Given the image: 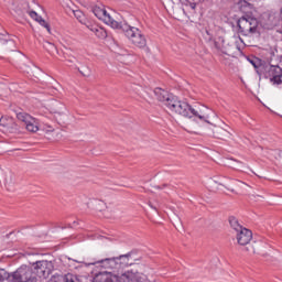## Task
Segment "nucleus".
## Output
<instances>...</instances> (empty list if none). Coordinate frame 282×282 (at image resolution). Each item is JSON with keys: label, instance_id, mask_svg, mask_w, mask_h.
<instances>
[{"label": "nucleus", "instance_id": "nucleus-28", "mask_svg": "<svg viewBox=\"0 0 282 282\" xmlns=\"http://www.w3.org/2000/svg\"><path fill=\"white\" fill-rule=\"evenodd\" d=\"M37 23H40V25H42L43 28H45L47 30V33L50 34L52 32V29L50 28V23H47L43 17H41L39 20H37Z\"/></svg>", "mask_w": 282, "mask_h": 282}, {"label": "nucleus", "instance_id": "nucleus-17", "mask_svg": "<svg viewBox=\"0 0 282 282\" xmlns=\"http://www.w3.org/2000/svg\"><path fill=\"white\" fill-rule=\"evenodd\" d=\"M93 282H118V278L110 275L107 272L97 273Z\"/></svg>", "mask_w": 282, "mask_h": 282}, {"label": "nucleus", "instance_id": "nucleus-6", "mask_svg": "<svg viewBox=\"0 0 282 282\" xmlns=\"http://www.w3.org/2000/svg\"><path fill=\"white\" fill-rule=\"evenodd\" d=\"M261 75L270 80L272 85H282V68L280 66L267 64Z\"/></svg>", "mask_w": 282, "mask_h": 282}, {"label": "nucleus", "instance_id": "nucleus-19", "mask_svg": "<svg viewBox=\"0 0 282 282\" xmlns=\"http://www.w3.org/2000/svg\"><path fill=\"white\" fill-rule=\"evenodd\" d=\"M123 282H151V280H148L144 274H135L126 276Z\"/></svg>", "mask_w": 282, "mask_h": 282}, {"label": "nucleus", "instance_id": "nucleus-30", "mask_svg": "<svg viewBox=\"0 0 282 282\" xmlns=\"http://www.w3.org/2000/svg\"><path fill=\"white\" fill-rule=\"evenodd\" d=\"M238 6H239L241 12H246V8H250V3H248V1H246V0H240L238 2Z\"/></svg>", "mask_w": 282, "mask_h": 282}, {"label": "nucleus", "instance_id": "nucleus-1", "mask_svg": "<svg viewBox=\"0 0 282 282\" xmlns=\"http://www.w3.org/2000/svg\"><path fill=\"white\" fill-rule=\"evenodd\" d=\"M167 109L177 113V116H183V118L193 119L194 122H206L210 124L209 120L210 116H213V111L206 106L195 109L187 101L180 100V98L175 96Z\"/></svg>", "mask_w": 282, "mask_h": 282}, {"label": "nucleus", "instance_id": "nucleus-22", "mask_svg": "<svg viewBox=\"0 0 282 282\" xmlns=\"http://www.w3.org/2000/svg\"><path fill=\"white\" fill-rule=\"evenodd\" d=\"M73 14L75 19L79 21V23H82L83 25H87V18L85 17V13H83L82 10H73Z\"/></svg>", "mask_w": 282, "mask_h": 282}, {"label": "nucleus", "instance_id": "nucleus-31", "mask_svg": "<svg viewBox=\"0 0 282 282\" xmlns=\"http://www.w3.org/2000/svg\"><path fill=\"white\" fill-rule=\"evenodd\" d=\"M10 276H11V274L6 272V270H3V269L0 270V282L6 281V279H9V281H10Z\"/></svg>", "mask_w": 282, "mask_h": 282}, {"label": "nucleus", "instance_id": "nucleus-27", "mask_svg": "<svg viewBox=\"0 0 282 282\" xmlns=\"http://www.w3.org/2000/svg\"><path fill=\"white\" fill-rule=\"evenodd\" d=\"M37 23H40V25H42L43 28H45L47 30V33L50 34L52 32V29L50 28V23H47L43 17H41L39 20H37Z\"/></svg>", "mask_w": 282, "mask_h": 282}, {"label": "nucleus", "instance_id": "nucleus-3", "mask_svg": "<svg viewBox=\"0 0 282 282\" xmlns=\"http://www.w3.org/2000/svg\"><path fill=\"white\" fill-rule=\"evenodd\" d=\"M238 32L242 36H252L259 32V20L249 15L241 17L238 22Z\"/></svg>", "mask_w": 282, "mask_h": 282}, {"label": "nucleus", "instance_id": "nucleus-11", "mask_svg": "<svg viewBox=\"0 0 282 282\" xmlns=\"http://www.w3.org/2000/svg\"><path fill=\"white\" fill-rule=\"evenodd\" d=\"M88 265H99L105 270H120V263H118V257L105 258L96 262H90Z\"/></svg>", "mask_w": 282, "mask_h": 282}, {"label": "nucleus", "instance_id": "nucleus-4", "mask_svg": "<svg viewBox=\"0 0 282 282\" xmlns=\"http://www.w3.org/2000/svg\"><path fill=\"white\" fill-rule=\"evenodd\" d=\"M12 282H36V274L34 269L22 265L15 272L11 273L9 276Z\"/></svg>", "mask_w": 282, "mask_h": 282}, {"label": "nucleus", "instance_id": "nucleus-36", "mask_svg": "<svg viewBox=\"0 0 282 282\" xmlns=\"http://www.w3.org/2000/svg\"><path fill=\"white\" fill-rule=\"evenodd\" d=\"M247 250H248V252H257V250L253 248L252 250H250V247H247Z\"/></svg>", "mask_w": 282, "mask_h": 282}, {"label": "nucleus", "instance_id": "nucleus-39", "mask_svg": "<svg viewBox=\"0 0 282 282\" xmlns=\"http://www.w3.org/2000/svg\"><path fill=\"white\" fill-rule=\"evenodd\" d=\"M58 113L61 115V113H63V111H58Z\"/></svg>", "mask_w": 282, "mask_h": 282}, {"label": "nucleus", "instance_id": "nucleus-13", "mask_svg": "<svg viewBox=\"0 0 282 282\" xmlns=\"http://www.w3.org/2000/svg\"><path fill=\"white\" fill-rule=\"evenodd\" d=\"M154 96L159 102H163L165 107H170L173 100L175 99V96L173 94H170L169 91L162 89V88H155L154 89Z\"/></svg>", "mask_w": 282, "mask_h": 282}, {"label": "nucleus", "instance_id": "nucleus-15", "mask_svg": "<svg viewBox=\"0 0 282 282\" xmlns=\"http://www.w3.org/2000/svg\"><path fill=\"white\" fill-rule=\"evenodd\" d=\"M118 263L120 264V269L129 268V265H133V261H135V251H130L126 254H121L117 257Z\"/></svg>", "mask_w": 282, "mask_h": 282}, {"label": "nucleus", "instance_id": "nucleus-20", "mask_svg": "<svg viewBox=\"0 0 282 282\" xmlns=\"http://www.w3.org/2000/svg\"><path fill=\"white\" fill-rule=\"evenodd\" d=\"M228 221H229L230 228L235 230L236 235L237 232H240V230L245 228L243 226H241V224H239V219H237V217L235 216H229Z\"/></svg>", "mask_w": 282, "mask_h": 282}, {"label": "nucleus", "instance_id": "nucleus-16", "mask_svg": "<svg viewBox=\"0 0 282 282\" xmlns=\"http://www.w3.org/2000/svg\"><path fill=\"white\" fill-rule=\"evenodd\" d=\"M86 28H88V30H90V32H93L97 39H107V31L104 28L91 23L86 24Z\"/></svg>", "mask_w": 282, "mask_h": 282}, {"label": "nucleus", "instance_id": "nucleus-9", "mask_svg": "<svg viewBox=\"0 0 282 282\" xmlns=\"http://www.w3.org/2000/svg\"><path fill=\"white\" fill-rule=\"evenodd\" d=\"M228 129V124H225V128L219 126H213L207 130V135H209L210 138H216V140H229L232 133H230V130Z\"/></svg>", "mask_w": 282, "mask_h": 282}, {"label": "nucleus", "instance_id": "nucleus-33", "mask_svg": "<svg viewBox=\"0 0 282 282\" xmlns=\"http://www.w3.org/2000/svg\"><path fill=\"white\" fill-rule=\"evenodd\" d=\"M29 15L31 17V19H33L34 21H37L41 15H39V13H36V11H29Z\"/></svg>", "mask_w": 282, "mask_h": 282}, {"label": "nucleus", "instance_id": "nucleus-25", "mask_svg": "<svg viewBox=\"0 0 282 282\" xmlns=\"http://www.w3.org/2000/svg\"><path fill=\"white\" fill-rule=\"evenodd\" d=\"M79 74H82V76L85 77H89L91 76V68H89L88 66H83L82 68H78Z\"/></svg>", "mask_w": 282, "mask_h": 282}, {"label": "nucleus", "instance_id": "nucleus-26", "mask_svg": "<svg viewBox=\"0 0 282 282\" xmlns=\"http://www.w3.org/2000/svg\"><path fill=\"white\" fill-rule=\"evenodd\" d=\"M43 47L50 54H52V52H55V50H56V45H54L53 43H50V42H44Z\"/></svg>", "mask_w": 282, "mask_h": 282}, {"label": "nucleus", "instance_id": "nucleus-37", "mask_svg": "<svg viewBox=\"0 0 282 282\" xmlns=\"http://www.w3.org/2000/svg\"><path fill=\"white\" fill-rule=\"evenodd\" d=\"M258 197H259V199H263V196H259V195H258Z\"/></svg>", "mask_w": 282, "mask_h": 282}, {"label": "nucleus", "instance_id": "nucleus-2", "mask_svg": "<svg viewBox=\"0 0 282 282\" xmlns=\"http://www.w3.org/2000/svg\"><path fill=\"white\" fill-rule=\"evenodd\" d=\"M117 30L123 32L124 36L139 50L147 47V37L142 34V31L135 26L129 25L127 22H120Z\"/></svg>", "mask_w": 282, "mask_h": 282}, {"label": "nucleus", "instance_id": "nucleus-24", "mask_svg": "<svg viewBox=\"0 0 282 282\" xmlns=\"http://www.w3.org/2000/svg\"><path fill=\"white\" fill-rule=\"evenodd\" d=\"M224 43H226V40H224L223 36H219L218 40L215 41L214 45L216 50L224 52Z\"/></svg>", "mask_w": 282, "mask_h": 282}, {"label": "nucleus", "instance_id": "nucleus-5", "mask_svg": "<svg viewBox=\"0 0 282 282\" xmlns=\"http://www.w3.org/2000/svg\"><path fill=\"white\" fill-rule=\"evenodd\" d=\"M32 270L39 279H47L52 274V271L54 270V263L52 261L47 260H40L32 263Z\"/></svg>", "mask_w": 282, "mask_h": 282}, {"label": "nucleus", "instance_id": "nucleus-38", "mask_svg": "<svg viewBox=\"0 0 282 282\" xmlns=\"http://www.w3.org/2000/svg\"><path fill=\"white\" fill-rule=\"evenodd\" d=\"M225 3H228V0H225Z\"/></svg>", "mask_w": 282, "mask_h": 282}, {"label": "nucleus", "instance_id": "nucleus-32", "mask_svg": "<svg viewBox=\"0 0 282 282\" xmlns=\"http://www.w3.org/2000/svg\"><path fill=\"white\" fill-rule=\"evenodd\" d=\"M29 15L31 17V19H33L34 21H37L41 15H39V13H36V11H29Z\"/></svg>", "mask_w": 282, "mask_h": 282}, {"label": "nucleus", "instance_id": "nucleus-34", "mask_svg": "<svg viewBox=\"0 0 282 282\" xmlns=\"http://www.w3.org/2000/svg\"><path fill=\"white\" fill-rule=\"evenodd\" d=\"M149 206L150 208H152L153 210H158V208H160V204L153 205V203L149 202Z\"/></svg>", "mask_w": 282, "mask_h": 282}, {"label": "nucleus", "instance_id": "nucleus-12", "mask_svg": "<svg viewBox=\"0 0 282 282\" xmlns=\"http://www.w3.org/2000/svg\"><path fill=\"white\" fill-rule=\"evenodd\" d=\"M0 129L1 131H6V133H17L19 131V124H17V121L12 117H1Z\"/></svg>", "mask_w": 282, "mask_h": 282}, {"label": "nucleus", "instance_id": "nucleus-18", "mask_svg": "<svg viewBox=\"0 0 282 282\" xmlns=\"http://www.w3.org/2000/svg\"><path fill=\"white\" fill-rule=\"evenodd\" d=\"M248 61L250 64L253 65L254 69H257V74L260 75L263 73L264 67L268 65L263 64V61H261V58L258 57H249Z\"/></svg>", "mask_w": 282, "mask_h": 282}, {"label": "nucleus", "instance_id": "nucleus-7", "mask_svg": "<svg viewBox=\"0 0 282 282\" xmlns=\"http://www.w3.org/2000/svg\"><path fill=\"white\" fill-rule=\"evenodd\" d=\"M93 12L97 19L100 21H104L107 25H110L113 30H117V28L120 25V22L113 20L109 13H107V10L100 7H94Z\"/></svg>", "mask_w": 282, "mask_h": 282}, {"label": "nucleus", "instance_id": "nucleus-29", "mask_svg": "<svg viewBox=\"0 0 282 282\" xmlns=\"http://www.w3.org/2000/svg\"><path fill=\"white\" fill-rule=\"evenodd\" d=\"M50 282H65V274H54L52 275Z\"/></svg>", "mask_w": 282, "mask_h": 282}, {"label": "nucleus", "instance_id": "nucleus-14", "mask_svg": "<svg viewBox=\"0 0 282 282\" xmlns=\"http://www.w3.org/2000/svg\"><path fill=\"white\" fill-rule=\"evenodd\" d=\"M236 239L239 246H248L252 241V231L245 227L236 234Z\"/></svg>", "mask_w": 282, "mask_h": 282}, {"label": "nucleus", "instance_id": "nucleus-8", "mask_svg": "<svg viewBox=\"0 0 282 282\" xmlns=\"http://www.w3.org/2000/svg\"><path fill=\"white\" fill-rule=\"evenodd\" d=\"M17 118L20 122L24 123L26 131H30L31 133H36V131H39V121L36 118L26 112H18Z\"/></svg>", "mask_w": 282, "mask_h": 282}, {"label": "nucleus", "instance_id": "nucleus-21", "mask_svg": "<svg viewBox=\"0 0 282 282\" xmlns=\"http://www.w3.org/2000/svg\"><path fill=\"white\" fill-rule=\"evenodd\" d=\"M183 6L195 10L199 3H204L205 0H180Z\"/></svg>", "mask_w": 282, "mask_h": 282}, {"label": "nucleus", "instance_id": "nucleus-10", "mask_svg": "<svg viewBox=\"0 0 282 282\" xmlns=\"http://www.w3.org/2000/svg\"><path fill=\"white\" fill-rule=\"evenodd\" d=\"M17 43L14 40L8 39V35H3L0 33V58H3V54H8V52H15Z\"/></svg>", "mask_w": 282, "mask_h": 282}, {"label": "nucleus", "instance_id": "nucleus-35", "mask_svg": "<svg viewBox=\"0 0 282 282\" xmlns=\"http://www.w3.org/2000/svg\"><path fill=\"white\" fill-rule=\"evenodd\" d=\"M164 187H166V185H162V186H160V185H156V186H154V188H156V189H162V188H164Z\"/></svg>", "mask_w": 282, "mask_h": 282}, {"label": "nucleus", "instance_id": "nucleus-23", "mask_svg": "<svg viewBox=\"0 0 282 282\" xmlns=\"http://www.w3.org/2000/svg\"><path fill=\"white\" fill-rule=\"evenodd\" d=\"M65 282H83L80 278L73 273L65 274Z\"/></svg>", "mask_w": 282, "mask_h": 282}]
</instances>
